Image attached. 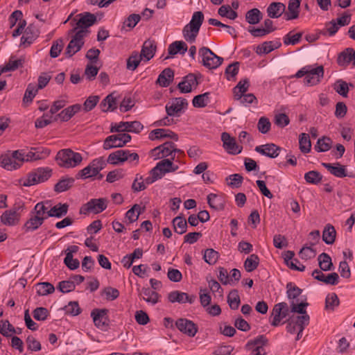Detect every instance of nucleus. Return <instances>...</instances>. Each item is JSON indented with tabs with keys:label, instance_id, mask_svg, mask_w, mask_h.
Wrapping results in <instances>:
<instances>
[{
	"label": "nucleus",
	"instance_id": "1",
	"mask_svg": "<svg viewBox=\"0 0 355 355\" xmlns=\"http://www.w3.org/2000/svg\"><path fill=\"white\" fill-rule=\"evenodd\" d=\"M204 21V15L201 11L193 12L190 22L182 30V34L186 41L192 43L199 33L200 26Z\"/></svg>",
	"mask_w": 355,
	"mask_h": 355
},
{
	"label": "nucleus",
	"instance_id": "2",
	"mask_svg": "<svg viewBox=\"0 0 355 355\" xmlns=\"http://www.w3.org/2000/svg\"><path fill=\"white\" fill-rule=\"evenodd\" d=\"M51 175L50 168L40 167L28 173L26 178L19 180V183L24 187H31L46 181Z\"/></svg>",
	"mask_w": 355,
	"mask_h": 355
},
{
	"label": "nucleus",
	"instance_id": "3",
	"mask_svg": "<svg viewBox=\"0 0 355 355\" xmlns=\"http://www.w3.org/2000/svg\"><path fill=\"white\" fill-rule=\"evenodd\" d=\"M56 161L59 166L64 168H73L79 165L82 160V155L73 152L71 149H62L56 155Z\"/></svg>",
	"mask_w": 355,
	"mask_h": 355
},
{
	"label": "nucleus",
	"instance_id": "4",
	"mask_svg": "<svg viewBox=\"0 0 355 355\" xmlns=\"http://www.w3.org/2000/svg\"><path fill=\"white\" fill-rule=\"evenodd\" d=\"M105 166L106 163L103 157L94 159L88 166L78 171L76 175V178L87 179L96 177Z\"/></svg>",
	"mask_w": 355,
	"mask_h": 355
},
{
	"label": "nucleus",
	"instance_id": "5",
	"mask_svg": "<svg viewBox=\"0 0 355 355\" xmlns=\"http://www.w3.org/2000/svg\"><path fill=\"white\" fill-rule=\"evenodd\" d=\"M198 54L202 58V64L209 69L218 68L223 62V58L218 56L206 46L200 48Z\"/></svg>",
	"mask_w": 355,
	"mask_h": 355
},
{
	"label": "nucleus",
	"instance_id": "6",
	"mask_svg": "<svg viewBox=\"0 0 355 355\" xmlns=\"http://www.w3.org/2000/svg\"><path fill=\"white\" fill-rule=\"evenodd\" d=\"M107 202L105 198L91 199L81 207L80 213L85 215L90 213L99 214L107 208Z\"/></svg>",
	"mask_w": 355,
	"mask_h": 355
},
{
	"label": "nucleus",
	"instance_id": "7",
	"mask_svg": "<svg viewBox=\"0 0 355 355\" xmlns=\"http://www.w3.org/2000/svg\"><path fill=\"white\" fill-rule=\"evenodd\" d=\"M144 128V125L138 121H121L119 123H112L111 132H130L139 133Z\"/></svg>",
	"mask_w": 355,
	"mask_h": 355
},
{
	"label": "nucleus",
	"instance_id": "8",
	"mask_svg": "<svg viewBox=\"0 0 355 355\" xmlns=\"http://www.w3.org/2000/svg\"><path fill=\"white\" fill-rule=\"evenodd\" d=\"M187 105V99L181 97L174 98L166 105V112L170 116H180Z\"/></svg>",
	"mask_w": 355,
	"mask_h": 355
},
{
	"label": "nucleus",
	"instance_id": "9",
	"mask_svg": "<svg viewBox=\"0 0 355 355\" xmlns=\"http://www.w3.org/2000/svg\"><path fill=\"white\" fill-rule=\"evenodd\" d=\"M290 310L287 303L279 302L276 304L272 311V320L270 324L273 327H277L280 324L281 320L288 315Z\"/></svg>",
	"mask_w": 355,
	"mask_h": 355
},
{
	"label": "nucleus",
	"instance_id": "10",
	"mask_svg": "<svg viewBox=\"0 0 355 355\" xmlns=\"http://www.w3.org/2000/svg\"><path fill=\"white\" fill-rule=\"evenodd\" d=\"M309 69L304 78V83L309 86L315 85L320 82L321 78L324 76V67L323 66H318L313 67L311 65H308Z\"/></svg>",
	"mask_w": 355,
	"mask_h": 355
},
{
	"label": "nucleus",
	"instance_id": "11",
	"mask_svg": "<svg viewBox=\"0 0 355 355\" xmlns=\"http://www.w3.org/2000/svg\"><path fill=\"white\" fill-rule=\"evenodd\" d=\"M108 310L106 309H95L91 312L95 326L102 330L106 329L109 326Z\"/></svg>",
	"mask_w": 355,
	"mask_h": 355
},
{
	"label": "nucleus",
	"instance_id": "12",
	"mask_svg": "<svg viewBox=\"0 0 355 355\" xmlns=\"http://www.w3.org/2000/svg\"><path fill=\"white\" fill-rule=\"evenodd\" d=\"M223 146L230 154L237 155L242 150V147L236 144L235 138L226 132L221 134Z\"/></svg>",
	"mask_w": 355,
	"mask_h": 355
},
{
	"label": "nucleus",
	"instance_id": "13",
	"mask_svg": "<svg viewBox=\"0 0 355 355\" xmlns=\"http://www.w3.org/2000/svg\"><path fill=\"white\" fill-rule=\"evenodd\" d=\"M311 276L315 279L327 285L335 286L339 282V276L336 272H331L326 275L319 269H315L312 272Z\"/></svg>",
	"mask_w": 355,
	"mask_h": 355
},
{
	"label": "nucleus",
	"instance_id": "14",
	"mask_svg": "<svg viewBox=\"0 0 355 355\" xmlns=\"http://www.w3.org/2000/svg\"><path fill=\"white\" fill-rule=\"evenodd\" d=\"M175 325L179 331L190 337H193L198 331L196 324L186 318L178 319L175 322Z\"/></svg>",
	"mask_w": 355,
	"mask_h": 355
},
{
	"label": "nucleus",
	"instance_id": "15",
	"mask_svg": "<svg viewBox=\"0 0 355 355\" xmlns=\"http://www.w3.org/2000/svg\"><path fill=\"white\" fill-rule=\"evenodd\" d=\"M255 151L270 158H275L279 155L282 148L275 144H266L255 147Z\"/></svg>",
	"mask_w": 355,
	"mask_h": 355
},
{
	"label": "nucleus",
	"instance_id": "16",
	"mask_svg": "<svg viewBox=\"0 0 355 355\" xmlns=\"http://www.w3.org/2000/svg\"><path fill=\"white\" fill-rule=\"evenodd\" d=\"M50 153V150L46 148H31V149L26 153V162L44 159L49 157Z\"/></svg>",
	"mask_w": 355,
	"mask_h": 355
},
{
	"label": "nucleus",
	"instance_id": "17",
	"mask_svg": "<svg viewBox=\"0 0 355 355\" xmlns=\"http://www.w3.org/2000/svg\"><path fill=\"white\" fill-rule=\"evenodd\" d=\"M82 108L80 104H74L64 109L61 112L55 115L53 121L60 119L61 121H68Z\"/></svg>",
	"mask_w": 355,
	"mask_h": 355
},
{
	"label": "nucleus",
	"instance_id": "18",
	"mask_svg": "<svg viewBox=\"0 0 355 355\" xmlns=\"http://www.w3.org/2000/svg\"><path fill=\"white\" fill-rule=\"evenodd\" d=\"M168 300L171 303L178 302L183 304L189 302V304H192L196 300V296H189L186 293L180 292L178 291H174L168 293Z\"/></svg>",
	"mask_w": 355,
	"mask_h": 355
},
{
	"label": "nucleus",
	"instance_id": "19",
	"mask_svg": "<svg viewBox=\"0 0 355 355\" xmlns=\"http://www.w3.org/2000/svg\"><path fill=\"white\" fill-rule=\"evenodd\" d=\"M198 85L196 76L194 73H189L178 85V87L181 93H189L192 90V86H197Z\"/></svg>",
	"mask_w": 355,
	"mask_h": 355
},
{
	"label": "nucleus",
	"instance_id": "20",
	"mask_svg": "<svg viewBox=\"0 0 355 355\" xmlns=\"http://www.w3.org/2000/svg\"><path fill=\"white\" fill-rule=\"evenodd\" d=\"M96 21V17L90 12H84L76 23V26L70 31L73 33L78 28H87L92 26Z\"/></svg>",
	"mask_w": 355,
	"mask_h": 355
},
{
	"label": "nucleus",
	"instance_id": "21",
	"mask_svg": "<svg viewBox=\"0 0 355 355\" xmlns=\"http://www.w3.org/2000/svg\"><path fill=\"white\" fill-rule=\"evenodd\" d=\"M322 165L327 169V171L333 175L337 178L353 177L352 175L348 174L346 171L345 166L337 162L334 165L329 163H322Z\"/></svg>",
	"mask_w": 355,
	"mask_h": 355
},
{
	"label": "nucleus",
	"instance_id": "22",
	"mask_svg": "<svg viewBox=\"0 0 355 355\" xmlns=\"http://www.w3.org/2000/svg\"><path fill=\"white\" fill-rule=\"evenodd\" d=\"M156 51V45L154 41L146 40L141 47L140 56L146 61H149L153 58Z\"/></svg>",
	"mask_w": 355,
	"mask_h": 355
},
{
	"label": "nucleus",
	"instance_id": "23",
	"mask_svg": "<svg viewBox=\"0 0 355 355\" xmlns=\"http://www.w3.org/2000/svg\"><path fill=\"white\" fill-rule=\"evenodd\" d=\"M39 36V31L33 24H30L21 38V45H30Z\"/></svg>",
	"mask_w": 355,
	"mask_h": 355
},
{
	"label": "nucleus",
	"instance_id": "24",
	"mask_svg": "<svg viewBox=\"0 0 355 355\" xmlns=\"http://www.w3.org/2000/svg\"><path fill=\"white\" fill-rule=\"evenodd\" d=\"M302 0H289L288 11L284 14V19L286 21L297 19L299 17L300 6Z\"/></svg>",
	"mask_w": 355,
	"mask_h": 355
},
{
	"label": "nucleus",
	"instance_id": "25",
	"mask_svg": "<svg viewBox=\"0 0 355 355\" xmlns=\"http://www.w3.org/2000/svg\"><path fill=\"white\" fill-rule=\"evenodd\" d=\"M20 215L16 208L6 211L1 216V221L6 225H15L19 220Z\"/></svg>",
	"mask_w": 355,
	"mask_h": 355
},
{
	"label": "nucleus",
	"instance_id": "26",
	"mask_svg": "<svg viewBox=\"0 0 355 355\" xmlns=\"http://www.w3.org/2000/svg\"><path fill=\"white\" fill-rule=\"evenodd\" d=\"M286 6L281 2H272L267 8V14L270 18L277 19L285 12Z\"/></svg>",
	"mask_w": 355,
	"mask_h": 355
},
{
	"label": "nucleus",
	"instance_id": "27",
	"mask_svg": "<svg viewBox=\"0 0 355 355\" xmlns=\"http://www.w3.org/2000/svg\"><path fill=\"white\" fill-rule=\"evenodd\" d=\"M279 41H267L256 47V53L258 55L268 54L281 46Z\"/></svg>",
	"mask_w": 355,
	"mask_h": 355
},
{
	"label": "nucleus",
	"instance_id": "28",
	"mask_svg": "<svg viewBox=\"0 0 355 355\" xmlns=\"http://www.w3.org/2000/svg\"><path fill=\"white\" fill-rule=\"evenodd\" d=\"M174 71L171 68L164 69L159 75L157 83L161 87H166L173 80Z\"/></svg>",
	"mask_w": 355,
	"mask_h": 355
},
{
	"label": "nucleus",
	"instance_id": "29",
	"mask_svg": "<svg viewBox=\"0 0 355 355\" xmlns=\"http://www.w3.org/2000/svg\"><path fill=\"white\" fill-rule=\"evenodd\" d=\"M0 165L8 171L15 170L20 167V163L12 158L10 153L1 156Z\"/></svg>",
	"mask_w": 355,
	"mask_h": 355
},
{
	"label": "nucleus",
	"instance_id": "30",
	"mask_svg": "<svg viewBox=\"0 0 355 355\" xmlns=\"http://www.w3.org/2000/svg\"><path fill=\"white\" fill-rule=\"evenodd\" d=\"M354 50L352 48H347L342 51L338 57V64L342 67L347 66L351 62H354Z\"/></svg>",
	"mask_w": 355,
	"mask_h": 355
},
{
	"label": "nucleus",
	"instance_id": "31",
	"mask_svg": "<svg viewBox=\"0 0 355 355\" xmlns=\"http://www.w3.org/2000/svg\"><path fill=\"white\" fill-rule=\"evenodd\" d=\"M318 265L320 267L319 270L322 271H331L334 270V265L331 261V257L325 253L322 252L318 257Z\"/></svg>",
	"mask_w": 355,
	"mask_h": 355
},
{
	"label": "nucleus",
	"instance_id": "32",
	"mask_svg": "<svg viewBox=\"0 0 355 355\" xmlns=\"http://www.w3.org/2000/svg\"><path fill=\"white\" fill-rule=\"evenodd\" d=\"M139 295L144 300L153 305L159 301V295L149 288H142Z\"/></svg>",
	"mask_w": 355,
	"mask_h": 355
},
{
	"label": "nucleus",
	"instance_id": "33",
	"mask_svg": "<svg viewBox=\"0 0 355 355\" xmlns=\"http://www.w3.org/2000/svg\"><path fill=\"white\" fill-rule=\"evenodd\" d=\"M69 205L66 203H58L53 207L50 205L49 214L50 217L60 218L64 216L68 212Z\"/></svg>",
	"mask_w": 355,
	"mask_h": 355
},
{
	"label": "nucleus",
	"instance_id": "34",
	"mask_svg": "<svg viewBox=\"0 0 355 355\" xmlns=\"http://www.w3.org/2000/svg\"><path fill=\"white\" fill-rule=\"evenodd\" d=\"M153 150V151L159 150L162 154V157H168V156L171 155L173 152H178V153H183V152L181 150L177 149L175 148V144L171 141L165 142L162 145H160V146L155 148Z\"/></svg>",
	"mask_w": 355,
	"mask_h": 355
},
{
	"label": "nucleus",
	"instance_id": "35",
	"mask_svg": "<svg viewBox=\"0 0 355 355\" xmlns=\"http://www.w3.org/2000/svg\"><path fill=\"white\" fill-rule=\"evenodd\" d=\"M75 179L73 178L64 177L59 180L54 186V191L56 193H62L69 190L73 184Z\"/></svg>",
	"mask_w": 355,
	"mask_h": 355
},
{
	"label": "nucleus",
	"instance_id": "36",
	"mask_svg": "<svg viewBox=\"0 0 355 355\" xmlns=\"http://www.w3.org/2000/svg\"><path fill=\"white\" fill-rule=\"evenodd\" d=\"M126 153H125V150H118L109 155L107 157V162L114 165L123 163L124 162L128 161V158L125 157Z\"/></svg>",
	"mask_w": 355,
	"mask_h": 355
},
{
	"label": "nucleus",
	"instance_id": "37",
	"mask_svg": "<svg viewBox=\"0 0 355 355\" xmlns=\"http://www.w3.org/2000/svg\"><path fill=\"white\" fill-rule=\"evenodd\" d=\"M336 232L334 227L330 224H327L322 232V240L328 244H333L335 241Z\"/></svg>",
	"mask_w": 355,
	"mask_h": 355
},
{
	"label": "nucleus",
	"instance_id": "38",
	"mask_svg": "<svg viewBox=\"0 0 355 355\" xmlns=\"http://www.w3.org/2000/svg\"><path fill=\"white\" fill-rule=\"evenodd\" d=\"M187 45L183 41H175L171 43L168 48V54L174 55L178 53L184 54L187 51Z\"/></svg>",
	"mask_w": 355,
	"mask_h": 355
},
{
	"label": "nucleus",
	"instance_id": "39",
	"mask_svg": "<svg viewBox=\"0 0 355 355\" xmlns=\"http://www.w3.org/2000/svg\"><path fill=\"white\" fill-rule=\"evenodd\" d=\"M172 224L175 232L178 234H183L187 230V222L186 219L181 216L174 218L172 220Z\"/></svg>",
	"mask_w": 355,
	"mask_h": 355
},
{
	"label": "nucleus",
	"instance_id": "40",
	"mask_svg": "<svg viewBox=\"0 0 355 355\" xmlns=\"http://www.w3.org/2000/svg\"><path fill=\"white\" fill-rule=\"evenodd\" d=\"M121 147H123V146L119 133L117 135H110L107 137L104 141L103 148L105 150Z\"/></svg>",
	"mask_w": 355,
	"mask_h": 355
},
{
	"label": "nucleus",
	"instance_id": "41",
	"mask_svg": "<svg viewBox=\"0 0 355 355\" xmlns=\"http://www.w3.org/2000/svg\"><path fill=\"white\" fill-rule=\"evenodd\" d=\"M42 224L43 222L40 220L39 218L35 217V215H33L30 212V218L24 224V229L26 232H33L38 229Z\"/></svg>",
	"mask_w": 355,
	"mask_h": 355
},
{
	"label": "nucleus",
	"instance_id": "42",
	"mask_svg": "<svg viewBox=\"0 0 355 355\" xmlns=\"http://www.w3.org/2000/svg\"><path fill=\"white\" fill-rule=\"evenodd\" d=\"M168 166H171V160L169 159H162L153 168V172L158 173V175L162 178L166 173H169Z\"/></svg>",
	"mask_w": 355,
	"mask_h": 355
},
{
	"label": "nucleus",
	"instance_id": "43",
	"mask_svg": "<svg viewBox=\"0 0 355 355\" xmlns=\"http://www.w3.org/2000/svg\"><path fill=\"white\" fill-rule=\"evenodd\" d=\"M249 87L250 82L248 78L240 80L233 89L235 99H241L242 98V94L248 91Z\"/></svg>",
	"mask_w": 355,
	"mask_h": 355
},
{
	"label": "nucleus",
	"instance_id": "44",
	"mask_svg": "<svg viewBox=\"0 0 355 355\" xmlns=\"http://www.w3.org/2000/svg\"><path fill=\"white\" fill-rule=\"evenodd\" d=\"M245 19L250 24H257L262 19V13L258 8H252L246 12Z\"/></svg>",
	"mask_w": 355,
	"mask_h": 355
},
{
	"label": "nucleus",
	"instance_id": "45",
	"mask_svg": "<svg viewBox=\"0 0 355 355\" xmlns=\"http://www.w3.org/2000/svg\"><path fill=\"white\" fill-rule=\"evenodd\" d=\"M142 58L137 51H132L127 59L126 68L130 71H135L140 64Z\"/></svg>",
	"mask_w": 355,
	"mask_h": 355
},
{
	"label": "nucleus",
	"instance_id": "46",
	"mask_svg": "<svg viewBox=\"0 0 355 355\" xmlns=\"http://www.w3.org/2000/svg\"><path fill=\"white\" fill-rule=\"evenodd\" d=\"M259 263V258L255 254H250L244 262V268L248 272L256 270Z\"/></svg>",
	"mask_w": 355,
	"mask_h": 355
},
{
	"label": "nucleus",
	"instance_id": "47",
	"mask_svg": "<svg viewBox=\"0 0 355 355\" xmlns=\"http://www.w3.org/2000/svg\"><path fill=\"white\" fill-rule=\"evenodd\" d=\"M83 45L84 42H77L71 39L66 48L65 55L67 58L72 57L81 49Z\"/></svg>",
	"mask_w": 355,
	"mask_h": 355
},
{
	"label": "nucleus",
	"instance_id": "48",
	"mask_svg": "<svg viewBox=\"0 0 355 355\" xmlns=\"http://www.w3.org/2000/svg\"><path fill=\"white\" fill-rule=\"evenodd\" d=\"M100 107L104 112L114 110L116 108V98L112 94L107 95L101 103Z\"/></svg>",
	"mask_w": 355,
	"mask_h": 355
},
{
	"label": "nucleus",
	"instance_id": "49",
	"mask_svg": "<svg viewBox=\"0 0 355 355\" xmlns=\"http://www.w3.org/2000/svg\"><path fill=\"white\" fill-rule=\"evenodd\" d=\"M331 139L327 137H323L318 139L314 148L318 152H327L331 148Z\"/></svg>",
	"mask_w": 355,
	"mask_h": 355
},
{
	"label": "nucleus",
	"instance_id": "50",
	"mask_svg": "<svg viewBox=\"0 0 355 355\" xmlns=\"http://www.w3.org/2000/svg\"><path fill=\"white\" fill-rule=\"evenodd\" d=\"M340 301L335 293H329L325 299V309L327 311H334L338 306Z\"/></svg>",
	"mask_w": 355,
	"mask_h": 355
},
{
	"label": "nucleus",
	"instance_id": "51",
	"mask_svg": "<svg viewBox=\"0 0 355 355\" xmlns=\"http://www.w3.org/2000/svg\"><path fill=\"white\" fill-rule=\"evenodd\" d=\"M300 149L303 153H308L311 148V143L308 134L302 133L299 138Z\"/></svg>",
	"mask_w": 355,
	"mask_h": 355
},
{
	"label": "nucleus",
	"instance_id": "52",
	"mask_svg": "<svg viewBox=\"0 0 355 355\" xmlns=\"http://www.w3.org/2000/svg\"><path fill=\"white\" fill-rule=\"evenodd\" d=\"M227 303L230 309L236 310L241 303L240 297L237 290H232L230 292L227 296Z\"/></svg>",
	"mask_w": 355,
	"mask_h": 355
},
{
	"label": "nucleus",
	"instance_id": "53",
	"mask_svg": "<svg viewBox=\"0 0 355 355\" xmlns=\"http://www.w3.org/2000/svg\"><path fill=\"white\" fill-rule=\"evenodd\" d=\"M209 93L205 92L196 96L193 99V105L195 107H205L209 101Z\"/></svg>",
	"mask_w": 355,
	"mask_h": 355
},
{
	"label": "nucleus",
	"instance_id": "54",
	"mask_svg": "<svg viewBox=\"0 0 355 355\" xmlns=\"http://www.w3.org/2000/svg\"><path fill=\"white\" fill-rule=\"evenodd\" d=\"M302 290L295 286L292 282H288L286 284V295L287 297L289 300H292V301H294L295 299H296L298 296L300 295L302 293Z\"/></svg>",
	"mask_w": 355,
	"mask_h": 355
},
{
	"label": "nucleus",
	"instance_id": "55",
	"mask_svg": "<svg viewBox=\"0 0 355 355\" xmlns=\"http://www.w3.org/2000/svg\"><path fill=\"white\" fill-rule=\"evenodd\" d=\"M268 343V340L265 335H260L257 336L252 340H250L248 343L247 345H253L257 346L255 348H259V352H264V349L263 348V346L267 345Z\"/></svg>",
	"mask_w": 355,
	"mask_h": 355
},
{
	"label": "nucleus",
	"instance_id": "56",
	"mask_svg": "<svg viewBox=\"0 0 355 355\" xmlns=\"http://www.w3.org/2000/svg\"><path fill=\"white\" fill-rule=\"evenodd\" d=\"M334 89L340 96L347 97L349 92L348 84L342 79H339L334 84Z\"/></svg>",
	"mask_w": 355,
	"mask_h": 355
},
{
	"label": "nucleus",
	"instance_id": "57",
	"mask_svg": "<svg viewBox=\"0 0 355 355\" xmlns=\"http://www.w3.org/2000/svg\"><path fill=\"white\" fill-rule=\"evenodd\" d=\"M141 214V207L138 204L134 205L125 214V218L130 223L137 220Z\"/></svg>",
	"mask_w": 355,
	"mask_h": 355
},
{
	"label": "nucleus",
	"instance_id": "58",
	"mask_svg": "<svg viewBox=\"0 0 355 355\" xmlns=\"http://www.w3.org/2000/svg\"><path fill=\"white\" fill-rule=\"evenodd\" d=\"M55 288L53 284L49 282H42L37 285V293L39 295H46L53 293Z\"/></svg>",
	"mask_w": 355,
	"mask_h": 355
},
{
	"label": "nucleus",
	"instance_id": "59",
	"mask_svg": "<svg viewBox=\"0 0 355 355\" xmlns=\"http://www.w3.org/2000/svg\"><path fill=\"white\" fill-rule=\"evenodd\" d=\"M304 179L306 182L318 184L322 179V175L317 171H311L304 174Z\"/></svg>",
	"mask_w": 355,
	"mask_h": 355
},
{
	"label": "nucleus",
	"instance_id": "60",
	"mask_svg": "<svg viewBox=\"0 0 355 355\" xmlns=\"http://www.w3.org/2000/svg\"><path fill=\"white\" fill-rule=\"evenodd\" d=\"M302 37V33H297L296 34H292V32H289L283 37L284 44L288 45H295L300 42Z\"/></svg>",
	"mask_w": 355,
	"mask_h": 355
},
{
	"label": "nucleus",
	"instance_id": "61",
	"mask_svg": "<svg viewBox=\"0 0 355 355\" xmlns=\"http://www.w3.org/2000/svg\"><path fill=\"white\" fill-rule=\"evenodd\" d=\"M219 254L214 249L209 248L205 251L203 259L206 263L209 265H214L216 263Z\"/></svg>",
	"mask_w": 355,
	"mask_h": 355
},
{
	"label": "nucleus",
	"instance_id": "62",
	"mask_svg": "<svg viewBox=\"0 0 355 355\" xmlns=\"http://www.w3.org/2000/svg\"><path fill=\"white\" fill-rule=\"evenodd\" d=\"M207 202L211 208L215 209H221L223 208L222 200L216 194H209L207 196Z\"/></svg>",
	"mask_w": 355,
	"mask_h": 355
},
{
	"label": "nucleus",
	"instance_id": "63",
	"mask_svg": "<svg viewBox=\"0 0 355 355\" xmlns=\"http://www.w3.org/2000/svg\"><path fill=\"white\" fill-rule=\"evenodd\" d=\"M38 89H39L37 87L36 85L33 83L28 84L23 98L24 102H32L33 98L37 94Z\"/></svg>",
	"mask_w": 355,
	"mask_h": 355
},
{
	"label": "nucleus",
	"instance_id": "64",
	"mask_svg": "<svg viewBox=\"0 0 355 355\" xmlns=\"http://www.w3.org/2000/svg\"><path fill=\"white\" fill-rule=\"evenodd\" d=\"M64 46V42L62 38L54 41L50 49V56L51 58H57L62 51Z\"/></svg>",
	"mask_w": 355,
	"mask_h": 355
}]
</instances>
